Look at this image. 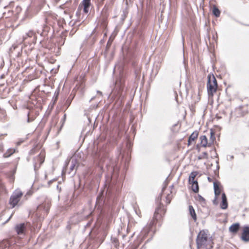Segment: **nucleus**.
Returning <instances> with one entry per match:
<instances>
[{"instance_id": "nucleus-26", "label": "nucleus", "mask_w": 249, "mask_h": 249, "mask_svg": "<svg viewBox=\"0 0 249 249\" xmlns=\"http://www.w3.org/2000/svg\"><path fill=\"white\" fill-rule=\"evenodd\" d=\"M166 202L167 204H170L171 201V196H170V194H168L166 197Z\"/></svg>"}, {"instance_id": "nucleus-3", "label": "nucleus", "mask_w": 249, "mask_h": 249, "mask_svg": "<svg viewBox=\"0 0 249 249\" xmlns=\"http://www.w3.org/2000/svg\"><path fill=\"white\" fill-rule=\"evenodd\" d=\"M207 90L210 99H213L214 94L219 90L217 80L213 74H210L208 76Z\"/></svg>"}, {"instance_id": "nucleus-11", "label": "nucleus", "mask_w": 249, "mask_h": 249, "mask_svg": "<svg viewBox=\"0 0 249 249\" xmlns=\"http://www.w3.org/2000/svg\"><path fill=\"white\" fill-rule=\"evenodd\" d=\"M91 5V0H83L79 5L78 9L81 10L83 9L84 13L87 14L89 12Z\"/></svg>"}, {"instance_id": "nucleus-23", "label": "nucleus", "mask_w": 249, "mask_h": 249, "mask_svg": "<svg viewBox=\"0 0 249 249\" xmlns=\"http://www.w3.org/2000/svg\"><path fill=\"white\" fill-rule=\"evenodd\" d=\"M39 148L38 147V146L37 145H36V146H35L33 148H32L30 150V151L29 152L30 155H33L35 154L37 152V151L39 150Z\"/></svg>"}, {"instance_id": "nucleus-19", "label": "nucleus", "mask_w": 249, "mask_h": 249, "mask_svg": "<svg viewBox=\"0 0 249 249\" xmlns=\"http://www.w3.org/2000/svg\"><path fill=\"white\" fill-rule=\"evenodd\" d=\"M209 142L211 143V146L214 145V143L216 142V138L215 137V133L212 129L210 131V137L209 140Z\"/></svg>"}, {"instance_id": "nucleus-16", "label": "nucleus", "mask_w": 249, "mask_h": 249, "mask_svg": "<svg viewBox=\"0 0 249 249\" xmlns=\"http://www.w3.org/2000/svg\"><path fill=\"white\" fill-rule=\"evenodd\" d=\"M240 228V225L239 223H234L231 225L229 227V231L235 234L237 232Z\"/></svg>"}, {"instance_id": "nucleus-18", "label": "nucleus", "mask_w": 249, "mask_h": 249, "mask_svg": "<svg viewBox=\"0 0 249 249\" xmlns=\"http://www.w3.org/2000/svg\"><path fill=\"white\" fill-rule=\"evenodd\" d=\"M189 211L190 215L191 216L194 221L196 222L197 220V216L196 212L192 205L189 206Z\"/></svg>"}, {"instance_id": "nucleus-22", "label": "nucleus", "mask_w": 249, "mask_h": 249, "mask_svg": "<svg viewBox=\"0 0 249 249\" xmlns=\"http://www.w3.org/2000/svg\"><path fill=\"white\" fill-rule=\"evenodd\" d=\"M15 152V150L12 149H9L6 153L3 155L4 158H8L12 155Z\"/></svg>"}, {"instance_id": "nucleus-27", "label": "nucleus", "mask_w": 249, "mask_h": 249, "mask_svg": "<svg viewBox=\"0 0 249 249\" xmlns=\"http://www.w3.org/2000/svg\"><path fill=\"white\" fill-rule=\"evenodd\" d=\"M32 113V111H30L29 113H28V122H31L32 121H33L34 120V118H32V117H31L30 116H31V113Z\"/></svg>"}, {"instance_id": "nucleus-9", "label": "nucleus", "mask_w": 249, "mask_h": 249, "mask_svg": "<svg viewBox=\"0 0 249 249\" xmlns=\"http://www.w3.org/2000/svg\"><path fill=\"white\" fill-rule=\"evenodd\" d=\"M200 144H196L194 149H196L197 152H200L201 150V147H211V143L208 140L207 137L205 135H202L199 137Z\"/></svg>"}, {"instance_id": "nucleus-14", "label": "nucleus", "mask_w": 249, "mask_h": 249, "mask_svg": "<svg viewBox=\"0 0 249 249\" xmlns=\"http://www.w3.org/2000/svg\"><path fill=\"white\" fill-rule=\"evenodd\" d=\"M241 239L245 242L249 241V226H245L243 228Z\"/></svg>"}, {"instance_id": "nucleus-31", "label": "nucleus", "mask_w": 249, "mask_h": 249, "mask_svg": "<svg viewBox=\"0 0 249 249\" xmlns=\"http://www.w3.org/2000/svg\"><path fill=\"white\" fill-rule=\"evenodd\" d=\"M59 0H55L56 1H59Z\"/></svg>"}, {"instance_id": "nucleus-17", "label": "nucleus", "mask_w": 249, "mask_h": 249, "mask_svg": "<svg viewBox=\"0 0 249 249\" xmlns=\"http://www.w3.org/2000/svg\"><path fill=\"white\" fill-rule=\"evenodd\" d=\"M220 206L222 209H226L228 207L227 197L224 193L222 194V202L220 204Z\"/></svg>"}, {"instance_id": "nucleus-6", "label": "nucleus", "mask_w": 249, "mask_h": 249, "mask_svg": "<svg viewBox=\"0 0 249 249\" xmlns=\"http://www.w3.org/2000/svg\"><path fill=\"white\" fill-rule=\"evenodd\" d=\"M249 112V101L244 105H242L235 108L234 115L237 117H241L248 114Z\"/></svg>"}, {"instance_id": "nucleus-10", "label": "nucleus", "mask_w": 249, "mask_h": 249, "mask_svg": "<svg viewBox=\"0 0 249 249\" xmlns=\"http://www.w3.org/2000/svg\"><path fill=\"white\" fill-rule=\"evenodd\" d=\"M21 11V8L20 6H17L15 11L8 10L3 13V16L5 18H13L14 19L18 18V14Z\"/></svg>"}, {"instance_id": "nucleus-24", "label": "nucleus", "mask_w": 249, "mask_h": 249, "mask_svg": "<svg viewBox=\"0 0 249 249\" xmlns=\"http://www.w3.org/2000/svg\"><path fill=\"white\" fill-rule=\"evenodd\" d=\"M34 35V33L32 31H30L27 33L25 36H23V41H25L28 37H32Z\"/></svg>"}, {"instance_id": "nucleus-7", "label": "nucleus", "mask_w": 249, "mask_h": 249, "mask_svg": "<svg viewBox=\"0 0 249 249\" xmlns=\"http://www.w3.org/2000/svg\"><path fill=\"white\" fill-rule=\"evenodd\" d=\"M197 172H192L189 177V183L191 185V189L192 191L196 193L199 191V186L198 182L195 180L196 176L197 175Z\"/></svg>"}, {"instance_id": "nucleus-2", "label": "nucleus", "mask_w": 249, "mask_h": 249, "mask_svg": "<svg viewBox=\"0 0 249 249\" xmlns=\"http://www.w3.org/2000/svg\"><path fill=\"white\" fill-rule=\"evenodd\" d=\"M164 213L165 211L163 205L159 204L156 208L152 219L148 224L147 227L144 229L142 232L145 231L146 233H147L152 229L153 227L156 226L158 223L160 224Z\"/></svg>"}, {"instance_id": "nucleus-13", "label": "nucleus", "mask_w": 249, "mask_h": 249, "mask_svg": "<svg viewBox=\"0 0 249 249\" xmlns=\"http://www.w3.org/2000/svg\"><path fill=\"white\" fill-rule=\"evenodd\" d=\"M45 158V152L43 150H41L37 157L35 159V165L37 164L40 166L44 161Z\"/></svg>"}, {"instance_id": "nucleus-4", "label": "nucleus", "mask_w": 249, "mask_h": 249, "mask_svg": "<svg viewBox=\"0 0 249 249\" xmlns=\"http://www.w3.org/2000/svg\"><path fill=\"white\" fill-rule=\"evenodd\" d=\"M109 17V13L107 9H103L101 15L99 18L98 25H99L103 30L105 31L107 29L108 25V18Z\"/></svg>"}, {"instance_id": "nucleus-15", "label": "nucleus", "mask_w": 249, "mask_h": 249, "mask_svg": "<svg viewBox=\"0 0 249 249\" xmlns=\"http://www.w3.org/2000/svg\"><path fill=\"white\" fill-rule=\"evenodd\" d=\"M213 186L215 196L217 197L221 193V187L220 186V182H219L218 181L214 182Z\"/></svg>"}, {"instance_id": "nucleus-1", "label": "nucleus", "mask_w": 249, "mask_h": 249, "mask_svg": "<svg viewBox=\"0 0 249 249\" xmlns=\"http://www.w3.org/2000/svg\"><path fill=\"white\" fill-rule=\"evenodd\" d=\"M196 244L197 249H212L213 248V239L208 230L200 231L196 237Z\"/></svg>"}, {"instance_id": "nucleus-8", "label": "nucleus", "mask_w": 249, "mask_h": 249, "mask_svg": "<svg viewBox=\"0 0 249 249\" xmlns=\"http://www.w3.org/2000/svg\"><path fill=\"white\" fill-rule=\"evenodd\" d=\"M30 228L31 224L29 222H26L16 225L15 230L18 235H25L27 229Z\"/></svg>"}, {"instance_id": "nucleus-20", "label": "nucleus", "mask_w": 249, "mask_h": 249, "mask_svg": "<svg viewBox=\"0 0 249 249\" xmlns=\"http://www.w3.org/2000/svg\"><path fill=\"white\" fill-rule=\"evenodd\" d=\"M212 13L216 17H219L220 15L221 12L215 5H213Z\"/></svg>"}, {"instance_id": "nucleus-28", "label": "nucleus", "mask_w": 249, "mask_h": 249, "mask_svg": "<svg viewBox=\"0 0 249 249\" xmlns=\"http://www.w3.org/2000/svg\"><path fill=\"white\" fill-rule=\"evenodd\" d=\"M208 180H209L210 182H212V179L210 177H208Z\"/></svg>"}, {"instance_id": "nucleus-12", "label": "nucleus", "mask_w": 249, "mask_h": 249, "mask_svg": "<svg viewBox=\"0 0 249 249\" xmlns=\"http://www.w3.org/2000/svg\"><path fill=\"white\" fill-rule=\"evenodd\" d=\"M199 132L197 130L194 131L189 136L188 140L187 145L189 146L193 144H195L198 138Z\"/></svg>"}, {"instance_id": "nucleus-21", "label": "nucleus", "mask_w": 249, "mask_h": 249, "mask_svg": "<svg viewBox=\"0 0 249 249\" xmlns=\"http://www.w3.org/2000/svg\"><path fill=\"white\" fill-rule=\"evenodd\" d=\"M208 158V154L207 152H203L202 154L197 156L196 159L198 160H201L203 159H207Z\"/></svg>"}, {"instance_id": "nucleus-25", "label": "nucleus", "mask_w": 249, "mask_h": 249, "mask_svg": "<svg viewBox=\"0 0 249 249\" xmlns=\"http://www.w3.org/2000/svg\"><path fill=\"white\" fill-rule=\"evenodd\" d=\"M112 243L114 245V246L117 248L119 247V240L116 238H114L113 239H112Z\"/></svg>"}, {"instance_id": "nucleus-30", "label": "nucleus", "mask_w": 249, "mask_h": 249, "mask_svg": "<svg viewBox=\"0 0 249 249\" xmlns=\"http://www.w3.org/2000/svg\"><path fill=\"white\" fill-rule=\"evenodd\" d=\"M111 45V43H109V41H108L107 43V46H109Z\"/></svg>"}, {"instance_id": "nucleus-29", "label": "nucleus", "mask_w": 249, "mask_h": 249, "mask_svg": "<svg viewBox=\"0 0 249 249\" xmlns=\"http://www.w3.org/2000/svg\"><path fill=\"white\" fill-rule=\"evenodd\" d=\"M104 32H105L104 33V36H107V32L106 31V30L105 31L104 30Z\"/></svg>"}, {"instance_id": "nucleus-5", "label": "nucleus", "mask_w": 249, "mask_h": 249, "mask_svg": "<svg viewBox=\"0 0 249 249\" xmlns=\"http://www.w3.org/2000/svg\"><path fill=\"white\" fill-rule=\"evenodd\" d=\"M23 195V193L19 190H16L12 194L9 201V203L12 206V208H14L18 204Z\"/></svg>"}]
</instances>
